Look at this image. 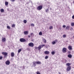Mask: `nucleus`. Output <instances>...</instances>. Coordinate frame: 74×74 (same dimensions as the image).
Returning <instances> with one entry per match:
<instances>
[{
  "mask_svg": "<svg viewBox=\"0 0 74 74\" xmlns=\"http://www.w3.org/2000/svg\"><path fill=\"white\" fill-rule=\"evenodd\" d=\"M70 53V51L68 52V53Z\"/></svg>",
  "mask_w": 74,
  "mask_h": 74,
  "instance_id": "c03bdc74",
  "label": "nucleus"
},
{
  "mask_svg": "<svg viewBox=\"0 0 74 74\" xmlns=\"http://www.w3.org/2000/svg\"><path fill=\"white\" fill-rule=\"evenodd\" d=\"M2 40L3 42H4L5 41V38H2Z\"/></svg>",
  "mask_w": 74,
  "mask_h": 74,
  "instance_id": "6ab92c4d",
  "label": "nucleus"
},
{
  "mask_svg": "<svg viewBox=\"0 0 74 74\" xmlns=\"http://www.w3.org/2000/svg\"><path fill=\"white\" fill-rule=\"evenodd\" d=\"M70 70H71V66H69L67 67L66 68V71H69Z\"/></svg>",
  "mask_w": 74,
  "mask_h": 74,
  "instance_id": "423d86ee",
  "label": "nucleus"
},
{
  "mask_svg": "<svg viewBox=\"0 0 74 74\" xmlns=\"http://www.w3.org/2000/svg\"><path fill=\"white\" fill-rule=\"evenodd\" d=\"M15 0H10V1H12V2H14V1H15Z\"/></svg>",
  "mask_w": 74,
  "mask_h": 74,
  "instance_id": "58836bf2",
  "label": "nucleus"
},
{
  "mask_svg": "<svg viewBox=\"0 0 74 74\" xmlns=\"http://www.w3.org/2000/svg\"><path fill=\"white\" fill-rule=\"evenodd\" d=\"M11 55L12 57H14V52H12Z\"/></svg>",
  "mask_w": 74,
  "mask_h": 74,
  "instance_id": "f8f14e48",
  "label": "nucleus"
},
{
  "mask_svg": "<svg viewBox=\"0 0 74 74\" xmlns=\"http://www.w3.org/2000/svg\"><path fill=\"white\" fill-rule=\"evenodd\" d=\"M68 49L69 50H70V51H71L73 49L72 48V46L71 45H69L68 46Z\"/></svg>",
  "mask_w": 74,
  "mask_h": 74,
  "instance_id": "6e6552de",
  "label": "nucleus"
},
{
  "mask_svg": "<svg viewBox=\"0 0 74 74\" xmlns=\"http://www.w3.org/2000/svg\"><path fill=\"white\" fill-rule=\"evenodd\" d=\"M52 43L53 45H55L56 44V41H53L52 42Z\"/></svg>",
  "mask_w": 74,
  "mask_h": 74,
  "instance_id": "f3484780",
  "label": "nucleus"
},
{
  "mask_svg": "<svg viewBox=\"0 0 74 74\" xmlns=\"http://www.w3.org/2000/svg\"><path fill=\"white\" fill-rule=\"evenodd\" d=\"M45 54H49V52L48 51H46L45 52Z\"/></svg>",
  "mask_w": 74,
  "mask_h": 74,
  "instance_id": "4468645a",
  "label": "nucleus"
},
{
  "mask_svg": "<svg viewBox=\"0 0 74 74\" xmlns=\"http://www.w3.org/2000/svg\"><path fill=\"white\" fill-rule=\"evenodd\" d=\"M73 37L74 38V36H73Z\"/></svg>",
  "mask_w": 74,
  "mask_h": 74,
  "instance_id": "49530a36",
  "label": "nucleus"
},
{
  "mask_svg": "<svg viewBox=\"0 0 74 74\" xmlns=\"http://www.w3.org/2000/svg\"><path fill=\"white\" fill-rule=\"evenodd\" d=\"M33 35V33H32L31 34V36H32Z\"/></svg>",
  "mask_w": 74,
  "mask_h": 74,
  "instance_id": "79ce46f5",
  "label": "nucleus"
},
{
  "mask_svg": "<svg viewBox=\"0 0 74 74\" xmlns=\"http://www.w3.org/2000/svg\"><path fill=\"white\" fill-rule=\"evenodd\" d=\"M2 55H4V56H7L8 55V53L5 52H2Z\"/></svg>",
  "mask_w": 74,
  "mask_h": 74,
  "instance_id": "39448f33",
  "label": "nucleus"
},
{
  "mask_svg": "<svg viewBox=\"0 0 74 74\" xmlns=\"http://www.w3.org/2000/svg\"><path fill=\"white\" fill-rule=\"evenodd\" d=\"M42 8V6L41 5H40L37 8V9L38 10H39V11H40V10H41Z\"/></svg>",
  "mask_w": 74,
  "mask_h": 74,
  "instance_id": "f03ea898",
  "label": "nucleus"
},
{
  "mask_svg": "<svg viewBox=\"0 0 74 74\" xmlns=\"http://www.w3.org/2000/svg\"><path fill=\"white\" fill-rule=\"evenodd\" d=\"M31 26H34V24L33 23H32L31 24Z\"/></svg>",
  "mask_w": 74,
  "mask_h": 74,
  "instance_id": "c756f323",
  "label": "nucleus"
},
{
  "mask_svg": "<svg viewBox=\"0 0 74 74\" xmlns=\"http://www.w3.org/2000/svg\"><path fill=\"white\" fill-rule=\"evenodd\" d=\"M55 53V51H52V52H51V54H52V55H54Z\"/></svg>",
  "mask_w": 74,
  "mask_h": 74,
  "instance_id": "7c9ffc66",
  "label": "nucleus"
},
{
  "mask_svg": "<svg viewBox=\"0 0 74 74\" xmlns=\"http://www.w3.org/2000/svg\"><path fill=\"white\" fill-rule=\"evenodd\" d=\"M24 34H25V35H27V34H28V33H29V32L25 31L24 32Z\"/></svg>",
  "mask_w": 74,
  "mask_h": 74,
  "instance_id": "9d476101",
  "label": "nucleus"
},
{
  "mask_svg": "<svg viewBox=\"0 0 74 74\" xmlns=\"http://www.w3.org/2000/svg\"><path fill=\"white\" fill-rule=\"evenodd\" d=\"M71 26H74V23H71Z\"/></svg>",
  "mask_w": 74,
  "mask_h": 74,
  "instance_id": "a878e982",
  "label": "nucleus"
},
{
  "mask_svg": "<svg viewBox=\"0 0 74 74\" xmlns=\"http://www.w3.org/2000/svg\"><path fill=\"white\" fill-rule=\"evenodd\" d=\"M68 57L69 58H72V55L71 54H69L68 56Z\"/></svg>",
  "mask_w": 74,
  "mask_h": 74,
  "instance_id": "ddd939ff",
  "label": "nucleus"
},
{
  "mask_svg": "<svg viewBox=\"0 0 74 74\" xmlns=\"http://www.w3.org/2000/svg\"><path fill=\"white\" fill-rule=\"evenodd\" d=\"M72 19H74V15H73L72 17Z\"/></svg>",
  "mask_w": 74,
  "mask_h": 74,
  "instance_id": "a19ab883",
  "label": "nucleus"
},
{
  "mask_svg": "<svg viewBox=\"0 0 74 74\" xmlns=\"http://www.w3.org/2000/svg\"><path fill=\"white\" fill-rule=\"evenodd\" d=\"M39 34L40 36H42V32H40L39 33Z\"/></svg>",
  "mask_w": 74,
  "mask_h": 74,
  "instance_id": "412c9836",
  "label": "nucleus"
},
{
  "mask_svg": "<svg viewBox=\"0 0 74 74\" xmlns=\"http://www.w3.org/2000/svg\"><path fill=\"white\" fill-rule=\"evenodd\" d=\"M20 41L21 42H24L25 41H26V40L22 38L20 39Z\"/></svg>",
  "mask_w": 74,
  "mask_h": 74,
  "instance_id": "1a4fd4ad",
  "label": "nucleus"
},
{
  "mask_svg": "<svg viewBox=\"0 0 74 74\" xmlns=\"http://www.w3.org/2000/svg\"><path fill=\"white\" fill-rule=\"evenodd\" d=\"M42 40L45 43H46V42H47V40H45V39H42Z\"/></svg>",
  "mask_w": 74,
  "mask_h": 74,
  "instance_id": "2eb2a0df",
  "label": "nucleus"
},
{
  "mask_svg": "<svg viewBox=\"0 0 74 74\" xmlns=\"http://www.w3.org/2000/svg\"><path fill=\"white\" fill-rule=\"evenodd\" d=\"M66 30H69L70 29V26H66Z\"/></svg>",
  "mask_w": 74,
  "mask_h": 74,
  "instance_id": "9b49d317",
  "label": "nucleus"
},
{
  "mask_svg": "<svg viewBox=\"0 0 74 74\" xmlns=\"http://www.w3.org/2000/svg\"><path fill=\"white\" fill-rule=\"evenodd\" d=\"M28 37H29V38H30V35L28 36Z\"/></svg>",
  "mask_w": 74,
  "mask_h": 74,
  "instance_id": "37998d69",
  "label": "nucleus"
},
{
  "mask_svg": "<svg viewBox=\"0 0 74 74\" xmlns=\"http://www.w3.org/2000/svg\"><path fill=\"white\" fill-rule=\"evenodd\" d=\"M15 26V24H13L12 25V27H14Z\"/></svg>",
  "mask_w": 74,
  "mask_h": 74,
  "instance_id": "c85d7f7f",
  "label": "nucleus"
},
{
  "mask_svg": "<svg viewBox=\"0 0 74 74\" xmlns=\"http://www.w3.org/2000/svg\"><path fill=\"white\" fill-rule=\"evenodd\" d=\"M35 49H36L37 51H38L39 50V49L38 48V47H35Z\"/></svg>",
  "mask_w": 74,
  "mask_h": 74,
  "instance_id": "b1692460",
  "label": "nucleus"
},
{
  "mask_svg": "<svg viewBox=\"0 0 74 74\" xmlns=\"http://www.w3.org/2000/svg\"><path fill=\"white\" fill-rule=\"evenodd\" d=\"M49 29H53V27H52V26H50Z\"/></svg>",
  "mask_w": 74,
  "mask_h": 74,
  "instance_id": "cd10ccee",
  "label": "nucleus"
},
{
  "mask_svg": "<svg viewBox=\"0 0 74 74\" xmlns=\"http://www.w3.org/2000/svg\"><path fill=\"white\" fill-rule=\"evenodd\" d=\"M71 30H73V27H71L70 29Z\"/></svg>",
  "mask_w": 74,
  "mask_h": 74,
  "instance_id": "ea45409f",
  "label": "nucleus"
},
{
  "mask_svg": "<svg viewBox=\"0 0 74 74\" xmlns=\"http://www.w3.org/2000/svg\"><path fill=\"white\" fill-rule=\"evenodd\" d=\"M60 30H61V28H60Z\"/></svg>",
  "mask_w": 74,
  "mask_h": 74,
  "instance_id": "de8ad7c7",
  "label": "nucleus"
},
{
  "mask_svg": "<svg viewBox=\"0 0 74 74\" xmlns=\"http://www.w3.org/2000/svg\"><path fill=\"white\" fill-rule=\"evenodd\" d=\"M48 11L49 10L48 9H47L46 10V12H48Z\"/></svg>",
  "mask_w": 74,
  "mask_h": 74,
  "instance_id": "e433bc0d",
  "label": "nucleus"
},
{
  "mask_svg": "<svg viewBox=\"0 0 74 74\" xmlns=\"http://www.w3.org/2000/svg\"><path fill=\"white\" fill-rule=\"evenodd\" d=\"M23 22L24 23H27V21H26V20H24Z\"/></svg>",
  "mask_w": 74,
  "mask_h": 74,
  "instance_id": "393cba45",
  "label": "nucleus"
},
{
  "mask_svg": "<svg viewBox=\"0 0 74 74\" xmlns=\"http://www.w3.org/2000/svg\"><path fill=\"white\" fill-rule=\"evenodd\" d=\"M62 52L63 53H66V48L64 47L63 48Z\"/></svg>",
  "mask_w": 74,
  "mask_h": 74,
  "instance_id": "20e7f679",
  "label": "nucleus"
},
{
  "mask_svg": "<svg viewBox=\"0 0 74 74\" xmlns=\"http://www.w3.org/2000/svg\"><path fill=\"white\" fill-rule=\"evenodd\" d=\"M50 10H51V8H50Z\"/></svg>",
  "mask_w": 74,
  "mask_h": 74,
  "instance_id": "09e8293b",
  "label": "nucleus"
},
{
  "mask_svg": "<svg viewBox=\"0 0 74 74\" xmlns=\"http://www.w3.org/2000/svg\"><path fill=\"white\" fill-rule=\"evenodd\" d=\"M36 74H41V73H40V72L38 71L37 72H36Z\"/></svg>",
  "mask_w": 74,
  "mask_h": 74,
  "instance_id": "72a5a7b5",
  "label": "nucleus"
},
{
  "mask_svg": "<svg viewBox=\"0 0 74 74\" xmlns=\"http://www.w3.org/2000/svg\"><path fill=\"white\" fill-rule=\"evenodd\" d=\"M22 51V49H20L18 50V53H20Z\"/></svg>",
  "mask_w": 74,
  "mask_h": 74,
  "instance_id": "4be33fe9",
  "label": "nucleus"
},
{
  "mask_svg": "<svg viewBox=\"0 0 74 74\" xmlns=\"http://www.w3.org/2000/svg\"><path fill=\"white\" fill-rule=\"evenodd\" d=\"M7 28L8 29H11V28L9 26H7Z\"/></svg>",
  "mask_w": 74,
  "mask_h": 74,
  "instance_id": "2f4dec72",
  "label": "nucleus"
},
{
  "mask_svg": "<svg viewBox=\"0 0 74 74\" xmlns=\"http://www.w3.org/2000/svg\"><path fill=\"white\" fill-rule=\"evenodd\" d=\"M36 64H41V62H40L38 61L33 62V65L34 67H35V66H36Z\"/></svg>",
  "mask_w": 74,
  "mask_h": 74,
  "instance_id": "f257e3e1",
  "label": "nucleus"
},
{
  "mask_svg": "<svg viewBox=\"0 0 74 74\" xmlns=\"http://www.w3.org/2000/svg\"><path fill=\"white\" fill-rule=\"evenodd\" d=\"M4 11V10L3 9H1V12H3Z\"/></svg>",
  "mask_w": 74,
  "mask_h": 74,
  "instance_id": "aec40b11",
  "label": "nucleus"
},
{
  "mask_svg": "<svg viewBox=\"0 0 74 74\" xmlns=\"http://www.w3.org/2000/svg\"><path fill=\"white\" fill-rule=\"evenodd\" d=\"M63 37L64 38H66V34L63 35Z\"/></svg>",
  "mask_w": 74,
  "mask_h": 74,
  "instance_id": "bb28decb",
  "label": "nucleus"
},
{
  "mask_svg": "<svg viewBox=\"0 0 74 74\" xmlns=\"http://www.w3.org/2000/svg\"><path fill=\"white\" fill-rule=\"evenodd\" d=\"M10 63V61L9 60H8L6 61L5 62V64L7 65H9Z\"/></svg>",
  "mask_w": 74,
  "mask_h": 74,
  "instance_id": "0eeeda50",
  "label": "nucleus"
},
{
  "mask_svg": "<svg viewBox=\"0 0 74 74\" xmlns=\"http://www.w3.org/2000/svg\"><path fill=\"white\" fill-rule=\"evenodd\" d=\"M28 45L31 47H33L34 46V44L32 42H30L29 44Z\"/></svg>",
  "mask_w": 74,
  "mask_h": 74,
  "instance_id": "7ed1b4c3",
  "label": "nucleus"
},
{
  "mask_svg": "<svg viewBox=\"0 0 74 74\" xmlns=\"http://www.w3.org/2000/svg\"><path fill=\"white\" fill-rule=\"evenodd\" d=\"M38 48L39 49H41V48H42V47H41V45H40L39 46Z\"/></svg>",
  "mask_w": 74,
  "mask_h": 74,
  "instance_id": "5701e85b",
  "label": "nucleus"
},
{
  "mask_svg": "<svg viewBox=\"0 0 74 74\" xmlns=\"http://www.w3.org/2000/svg\"><path fill=\"white\" fill-rule=\"evenodd\" d=\"M41 47H44V46H45V45H41Z\"/></svg>",
  "mask_w": 74,
  "mask_h": 74,
  "instance_id": "4c0bfd02",
  "label": "nucleus"
},
{
  "mask_svg": "<svg viewBox=\"0 0 74 74\" xmlns=\"http://www.w3.org/2000/svg\"><path fill=\"white\" fill-rule=\"evenodd\" d=\"M71 65V64L70 63H67L66 64V66H70V65Z\"/></svg>",
  "mask_w": 74,
  "mask_h": 74,
  "instance_id": "dca6fc26",
  "label": "nucleus"
},
{
  "mask_svg": "<svg viewBox=\"0 0 74 74\" xmlns=\"http://www.w3.org/2000/svg\"><path fill=\"white\" fill-rule=\"evenodd\" d=\"M5 4L6 5H7L8 4V2L7 1H5Z\"/></svg>",
  "mask_w": 74,
  "mask_h": 74,
  "instance_id": "a211bd4d",
  "label": "nucleus"
},
{
  "mask_svg": "<svg viewBox=\"0 0 74 74\" xmlns=\"http://www.w3.org/2000/svg\"><path fill=\"white\" fill-rule=\"evenodd\" d=\"M3 59V57L2 56H1L0 57V60H1Z\"/></svg>",
  "mask_w": 74,
  "mask_h": 74,
  "instance_id": "c9c22d12",
  "label": "nucleus"
},
{
  "mask_svg": "<svg viewBox=\"0 0 74 74\" xmlns=\"http://www.w3.org/2000/svg\"><path fill=\"white\" fill-rule=\"evenodd\" d=\"M48 58V56H46L45 57V59H47Z\"/></svg>",
  "mask_w": 74,
  "mask_h": 74,
  "instance_id": "473e14b6",
  "label": "nucleus"
},
{
  "mask_svg": "<svg viewBox=\"0 0 74 74\" xmlns=\"http://www.w3.org/2000/svg\"><path fill=\"white\" fill-rule=\"evenodd\" d=\"M64 28H65V27H66V25H64L63 26H62Z\"/></svg>",
  "mask_w": 74,
  "mask_h": 74,
  "instance_id": "f704fd0d",
  "label": "nucleus"
},
{
  "mask_svg": "<svg viewBox=\"0 0 74 74\" xmlns=\"http://www.w3.org/2000/svg\"><path fill=\"white\" fill-rule=\"evenodd\" d=\"M59 74H60V73H59Z\"/></svg>",
  "mask_w": 74,
  "mask_h": 74,
  "instance_id": "a18cd8bd",
  "label": "nucleus"
}]
</instances>
